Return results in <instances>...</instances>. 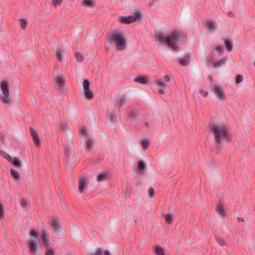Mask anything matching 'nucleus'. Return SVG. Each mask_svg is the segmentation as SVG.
Returning <instances> with one entry per match:
<instances>
[{"mask_svg": "<svg viewBox=\"0 0 255 255\" xmlns=\"http://www.w3.org/2000/svg\"><path fill=\"white\" fill-rule=\"evenodd\" d=\"M209 129L214 135V141L218 144L222 142L230 141L231 136L228 128L225 125L210 124Z\"/></svg>", "mask_w": 255, "mask_h": 255, "instance_id": "1", "label": "nucleus"}, {"mask_svg": "<svg viewBox=\"0 0 255 255\" xmlns=\"http://www.w3.org/2000/svg\"><path fill=\"white\" fill-rule=\"evenodd\" d=\"M181 38V33L177 31L172 32L168 36H165L164 34H161L157 37V39L160 42H165L168 47L174 50H177V42Z\"/></svg>", "mask_w": 255, "mask_h": 255, "instance_id": "2", "label": "nucleus"}, {"mask_svg": "<svg viewBox=\"0 0 255 255\" xmlns=\"http://www.w3.org/2000/svg\"><path fill=\"white\" fill-rule=\"evenodd\" d=\"M108 38L109 43L115 44L118 50L122 51L126 48V40L124 33L113 32L108 36Z\"/></svg>", "mask_w": 255, "mask_h": 255, "instance_id": "3", "label": "nucleus"}, {"mask_svg": "<svg viewBox=\"0 0 255 255\" xmlns=\"http://www.w3.org/2000/svg\"><path fill=\"white\" fill-rule=\"evenodd\" d=\"M0 88L3 94V95L1 97V100L4 103L9 104L11 100L9 98L7 82L6 81L2 82L0 84Z\"/></svg>", "mask_w": 255, "mask_h": 255, "instance_id": "4", "label": "nucleus"}, {"mask_svg": "<svg viewBox=\"0 0 255 255\" xmlns=\"http://www.w3.org/2000/svg\"><path fill=\"white\" fill-rule=\"evenodd\" d=\"M170 81V78L168 75H165L163 79H160L156 80L155 83L156 85L160 87L158 90V93L162 95L164 93V91L167 86V83Z\"/></svg>", "mask_w": 255, "mask_h": 255, "instance_id": "5", "label": "nucleus"}, {"mask_svg": "<svg viewBox=\"0 0 255 255\" xmlns=\"http://www.w3.org/2000/svg\"><path fill=\"white\" fill-rule=\"evenodd\" d=\"M214 92L216 96L220 100H224L226 99V96L224 93L223 88L218 85H215L213 87Z\"/></svg>", "mask_w": 255, "mask_h": 255, "instance_id": "6", "label": "nucleus"}, {"mask_svg": "<svg viewBox=\"0 0 255 255\" xmlns=\"http://www.w3.org/2000/svg\"><path fill=\"white\" fill-rule=\"evenodd\" d=\"M134 81L136 83L145 85L150 82V79L146 75H138L134 79Z\"/></svg>", "mask_w": 255, "mask_h": 255, "instance_id": "7", "label": "nucleus"}, {"mask_svg": "<svg viewBox=\"0 0 255 255\" xmlns=\"http://www.w3.org/2000/svg\"><path fill=\"white\" fill-rule=\"evenodd\" d=\"M87 178L85 176H81L80 177L78 185V190L80 193H82L86 187Z\"/></svg>", "mask_w": 255, "mask_h": 255, "instance_id": "8", "label": "nucleus"}, {"mask_svg": "<svg viewBox=\"0 0 255 255\" xmlns=\"http://www.w3.org/2000/svg\"><path fill=\"white\" fill-rule=\"evenodd\" d=\"M30 132H31L32 137L33 138V140L34 145L37 147L40 146V139H39L38 135L36 131L33 128H30Z\"/></svg>", "mask_w": 255, "mask_h": 255, "instance_id": "9", "label": "nucleus"}, {"mask_svg": "<svg viewBox=\"0 0 255 255\" xmlns=\"http://www.w3.org/2000/svg\"><path fill=\"white\" fill-rule=\"evenodd\" d=\"M41 240L42 241L43 244L46 247H48L49 246V241L48 240V235L47 234L46 229L45 228H43L41 231Z\"/></svg>", "mask_w": 255, "mask_h": 255, "instance_id": "10", "label": "nucleus"}, {"mask_svg": "<svg viewBox=\"0 0 255 255\" xmlns=\"http://www.w3.org/2000/svg\"><path fill=\"white\" fill-rule=\"evenodd\" d=\"M191 57V54L188 53L184 57L180 58L178 62L183 66H187L189 63V60Z\"/></svg>", "mask_w": 255, "mask_h": 255, "instance_id": "11", "label": "nucleus"}, {"mask_svg": "<svg viewBox=\"0 0 255 255\" xmlns=\"http://www.w3.org/2000/svg\"><path fill=\"white\" fill-rule=\"evenodd\" d=\"M119 18L120 22L122 23L129 24L135 21L134 18H133L130 15H128V16H121Z\"/></svg>", "mask_w": 255, "mask_h": 255, "instance_id": "12", "label": "nucleus"}, {"mask_svg": "<svg viewBox=\"0 0 255 255\" xmlns=\"http://www.w3.org/2000/svg\"><path fill=\"white\" fill-rule=\"evenodd\" d=\"M55 81L59 87H63L65 85L64 78L62 75H58L55 77Z\"/></svg>", "mask_w": 255, "mask_h": 255, "instance_id": "13", "label": "nucleus"}, {"mask_svg": "<svg viewBox=\"0 0 255 255\" xmlns=\"http://www.w3.org/2000/svg\"><path fill=\"white\" fill-rule=\"evenodd\" d=\"M28 245L29 247L30 252L32 255H35L37 253V246L36 243L34 241H31L28 243Z\"/></svg>", "mask_w": 255, "mask_h": 255, "instance_id": "14", "label": "nucleus"}, {"mask_svg": "<svg viewBox=\"0 0 255 255\" xmlns=\"http://www.w3.org/2000/svg\"><path fill=\"white\" fill-rule=\"evenodd\" d=\"M51 226L56 233H59L61 229L58 220L53 219L51 222Z\"/></svg>", "mask_w": 255, "mask_h": 255, "instance_id": "15", "label": "nucleus"}, {"mask_svg": "<svg viewBox=\"0 0 255 255\" xmlns=\"http://www.w3.org/2000/svg\"><path fill=\"white\" fill-rule=\"evenodd\" d=\"M207 28L210 31H213L215 30L216 23L211 19H208L207 21Z\"/></svg>", "mask_w": 255, "mask_h": 255, "instance_id": "16", "label": "nucleus"}, {"mask_svg": "<svg viewBox=\"0 0 255 255\" xmlns=\"http://www.w3.org/2000/svg\"><path fill=\"white\" fill-rule=\"evenodd\" d=\"M227 60V58L226 57H223L220 59L219 60L213 62V66L215 68H218L224 65Z\"/></svg>", "mask_w": 255, "mask_h": 255, "instance_id": "17", "label": "nucleus"}, {"mask_svg": "<svg viewBox=\"0 0 255 255\" xmlns=\"http://www.w3.org/2000/svg\"><path fill=\"white\" fill-rule=\"evenodd\" d=\"M82 4L84 7H92L95 6L96 3L94 0H84Z\"/></svg>", "mask_w": 255, "mask_h": 255, "instance_id": "18", "label": "nucleus"}, {"mask_svg": "<svg viewBox=\"0 0 255 255\" xmlns=\"http://www.w3.org/2000/svg\"><path fill=\"white\" fill-rule=\"evenodd\" d=\"M126 100L123 98H117L115 100V106L120 109L125 103Z\"/></svg>", "mask_w": 255, "mask_h": 255, "instance_id": "19", "label": "nucleus"}, {"mask_svg": "<svg viewBox=\"0 0 255 255\" xmlns=\"http://www.w3.org/2000/svg\"><path fill=\"white\" fill-rule=\"evenodd\" d=\"M216 211L218 214L222 216H224L225 215V212L224 208L222 204H219L216 207Z\"/></svg>", "mask_w": 255, "mask_h": 255, "instance_id": "20", "label": "nucleus"}, {"mask_svg": "<svg viewBox=\"0 0 255 255\" xmlns=\"http://www.w3.org/2000/svg\"><path fill=\"white\" fill-rule=\"evenodd\" d=\"M93 147L92 140L90 138H87L86 141V149L87 152Z\"/></svg>", "mask_w": 255, "mask_h": 255, "instance_id": "21", "label": "nucleus"}, {"mask_svg": "<svg viewBox=\"0 0 255 255\" xmlns=\"http://www.w3.org/2000/svg\"><path fill=\"white\" fill-rule=\"evenodd\" d=\"M64 51L62 49H58L56 51V57L59 61L63 60L64 55Z\"/></svg>", "mask_w": 255, "mask_h": 255, "instance_id": "22", "label": "nucleus"}, {"mask_svg": "<svg viewBox=\"0 0 255 255\" xmlns=\"http://www.w3.org/2000/svg\"><path fill=\"white\" fill-rule=\"evenodd\" d=\"M84 96L88 99H92L94 97V94L92 90L88 89L84 91Z\"/></svg>", "mask_w": 255, "mask_h": 255, "instance_id": "23", "label": "nucleus"}, {"mask_svg": "<svg viewBox=\"0 0 255 255\" xmlns=\"http://www.w3.org/2000/svg\"><path fill=\"white\" fill-rule=\"evenodd\" d=\"M10 162L14 166L19 167L21 166L20 161L16 157H14L13 159L11 158V161H8Z\"/></svg>", "mask_w": 255, "mask_h": 255, "instance_id": "24", "label": "nucleus"}, {"mask_svg": "<svg viewBox=\"0 0 255 255\" xmlns=\"http://www.w3.org/2000/svg\"><path fill=\"white\" fill-rule=\"evenodd\" d=\"M130 16H132L133 18H134L135 21L138 19L141 18L142 14L139 10H136L134 11L133 14L131 15Z\"/></svg>", "mask_w": 255, "mask_h": 255, "instance_id": "25", "label": "nucleus"}, {"mask_svg": "<svg viewBox=\"0 0 255 255\" xmlns=\"http://www.w3.org/2000/svg\"><path fill=\"white\" fill-rule=\"evenodd\" d=\"M141 142L142 149L145 150L149 145L148 141L146 139H142Z\"/></svg>", "mask_w": 255, "mask_h": 255, "instance_id": "26", "label": "nucleus"}, {"mask_svg": "<svg viewBox=\"0 0 255 255\" xmlns=\"http://www.w3.org/2000/svg\"><path fill=\"white\" fill-rule=\"evenodd\" d=\"M10 173H11V175L12 177H13L14 178H15V179L20 178V174L16 170L12 168L10 169Z\"/></svg>", "mask_w": 255, "mask_h": 255, "instance_id": "27", "label": "nucleus"}, {"mask_svg": "<svg viewBox=\"0 0 255 255\" xmlns=\"http://www.w3.org/2000/svg\"><path fill=\"white\" fill-rule=\"evenodd\" d=\"M154 252L156 255H164L163 250L159 247L155 248Z\"/></svg>", "mask_w": 255, "mask_h": 255, "instance_id": "28", "label": "nucleus"}, {"mask_svg": "<svg viewBox=\"0 0 255 255\" xmlns=\"http://www.w3.org/2000/svg\"><path fill=\"white\" fill-rule=\"evenodd\" d=\"M107 119L110 122H114V121L116 119L115 114L108 113L107 115Z\"/></svg>", "mask_w": 255, "mask_h": 255, "instance_id": "29", "label": "nucleus"}, {"mask_svg": "<svg viewBox=\"0 0 255 255\" xmlns=\"http://www.w3.org/2000/svg\"><path fill=\"white\" fill-rule=\"evenodd\" d=\"M0 153L1 155L3 157L5 158L8 161H11V157L7 154L6 152L0 150Z\"/></svg>", "mask_w": 255, "mask_h": 255, "instance_id": "30", "label": "nucleus"}, {"mask_svg": "<svg viewBox=\"0 0 255 255\" xmlns=\"http://www.w3.org/2000/svg\"><path fill=\"white\" fill-rule=\"evenodd\" d=\"M225 43L227 49L229 51H232L233 49V44L232 43L230 42L229 40H226Z\"/></svg>", "mask_w": 255, "mask_h": 255, "instance_id": "31", "label": "nucleus"}, {"mask_svg": "<svg viewBox=\"0 0 255 255\" xmlns=\"http://www.w3.org/2000/svg\"><path fill=\"white\" fill-rule=\"evenodd\" d=\"M137 165L140 171H143L145 168V165L142 160H140L138 162Z\"/></svg>", "mask_w": 255, "mask_h": 255, "instance_id": "32", "label": "nucleus"}, {"mask_svg": "<svg viewBox=\"0 0 255 255\" xmlns=\"http://www.w3.org/2000/svg\"><path fill=\"white\" fill-rule=\"evenodd\" d=\"M106 173H101L99 174L97 176V180L99 182L104 181L106 179Z\"/></svg>", "mask_w": 255, "mask_h": 255, "instance_id": "33", "label": "nucleus"}, {"mask_svg": "<svg viewBox=\"0 0 255 255\" xmlns=\"http://www.w3.org/2000/svg\"><path fill=\"white\" fill-rule=\"evenodd\" d=\"M83 88L84 89V91L88 90V89H90L89 81L87 79L84 80L83 81Z\"/></svg>", "mask_w": 255, "mask_h": 255, "instance_id": "34", "label": "nucleus"}, {"mask_svg": "<svg viewBox=\"0 0 255 255\" xmlns=\"http://www.w3.org/2000/svg\"><path fill=\"white\" fill-rule=\"evenodd\" d=\"M20 24L21 29L24 30L25 29L27 25V21L25 19H20Z\"/></svg>", "mask_w": 255, "mask_h": 255, "instance_id": "35", "label": "nucleus"}, {"mask_svg": "<svg viewBox=\"0 0 255 255\" xmlns=\"http://www.w3.org/2000/svg\"><path fill=\"white\" fill-rule=\"evenodd\" d=\"M29 236L31 237L37 238L38 237V233L35 230L31 229L29 232Z\"/></svg>", "mask_w": 255, "mask_h": 255, "instance_id": "36", "label": "nucleus"}, {"mask_svg": "<svg viewBox=\"0 0 255 255\" xmlns=\"http://www.w3.org/2000/svg\"><path fill=\"white\" fill-rule=\"evenodd\" d=\"M75 56L77 61H78L79 62L83 61L84 57L81 53H80L79 52H76L75 53Z\"/></svg>", "mask_w": 255, "mask_h": 255, "instance_id": "37", "label": "nucleus"}, {"mask_svg": "<svg viewBox=\"0 0 255 255\" xmlns=\"http://www.w3.org/2000/svg\"><path fill=\"white\" fill-rule=\"evenodd\" d=\"M165 220L167 224H170L172 222V216L170 214H168L166 215Z\"/></svg>", "mask_w": 255, "mask_h": 255, "instance_id": "38", "label": "nucleus"}, {"mask_svg": "<svg viewBox=\"0 0 255 255\" xmlns=\"http://www.w3.org/2000/svg\"><path fill=\"white\" fill-rule=\"evenodd\" d=\"M80 133L81 134H83L84 135H85L86 137H88V133H87V129L86 128H81L80 129Z\"/></svg>", "mask_w": 255, "mask_h": 255, "instance_id": "39", "label": "nucleus"}, {"mask_svg": "<svg viewBox=\"0 0 255 255\" xmlns=\"http://www.w3.org/2000/svg\"><path fill=\"white\" fill-rule=\"evenodd\" d=\"M216 241L221 246H224L225 245V242L221 238H217Z\"/></svg>", "mask_w": 255, "mask_h": 255, "instance_id": "40", "label": "nucleus"}, {"mask_svg": "<svg viewBox=\"0 0 255 255\" xmlns=\"http://www.w3.org/2000/svg\"><path fill=\"white\" fill-rule=\"evenodd\" d=\"M243 80V77L241 75H238L236 78V83L237 84L241 83Z\"/></svg>", "mask_w": 255, "mask_h": 255, "instance_id": "41", "label": "nucleus"}, {"mask_svg": "<svg viewBox=\"0 0 255 255\" xmlns=\"http://www.w3.org/2000/svg\"><path fill=\"white\" fill-rule=\"evenodd\" d=\"M148 195L150 198H152L154 196V190L152 187L149 188Z\"/></svg>", "mask_w": 255, "mask_h": 255, "instance_id": "42", "label": "nucleus"}, {"mask_svg": "<svg viewBox=\"0 0 255 255\" xmlns=\"http://www.w3.org/2000/svg\"><path fill=\"white\" fill-rule=\"evenodd\" d=\"M47 250L45 253V255H54V251L48 247H47Z\"/></svg>", "mask_w": 255, "mask_h": 255, "instance_id": "43", "label": "nucleus"}, {"mask_svg": "<svg viewBox=\"0 0 255 255\" xmlns=\"http://www.w3.org/2000/svg\"><path fill=\"white\" fill-rule=\"evenodd\" d=\"M103 251L101 249H98L94 254H90L89 255H102Z\"/></svg>", "mask_w": 255, "mask_h": 255, "instance_id": "44", "label": "nucleus"}, {"mask_svg": "<svg viewBox=\"0 0 255 255\" xmlns=\"http://www.w3.org/2000/svg\"><path fill=\"white\" fill-rule=\"evenodd\" d=\"M20 205L22 207L25 208L27 206V202L24 199H22L20 201Z\"/></svg>", "mask_w": 255, "mask_h": 255, "instance_id": "45", "label": "nucleus"}, {"mask_svg": "<svg viewBox=\"0 0 255 255\" xmlns=\"http://www.w3.org/2000/svg\"><path fill=\"white\" fill-rule=\"evenodd\" d=\"M4 215L3 208L2 205L0 203V218H2Z\"/></svg>", "mask_w": 255, "mask_h": 255, "instance_id": "46", "label": "nucleus"}, {"mask_svg": "<svg viewBox=\"0 0 255 255\" xmlns=\"http://www.w3.org/2000/svg\"><path fill=\"white\" fill-rule=\"evenodd\" d=\"M200 93L202 95V96L204 97L207 96L208 94V92L207 91H205L203 89H201L200 91Z\"/></svg>", "mask_w": 255, "mask_h": 255, "instance_id": "47", "label": "nucleus"}, {"mask_svg": "<svg viewBox=\"0 0 255 255\" xmlns=\"http://www.w3.org/2000/svg\"><path fill=\"white\" fill-rule=\"evenodd\" d=\"M64 153H65V156L68 158H69L70 151L67 147L65 148V150H64Z\"/></svg>", "mask_w": 255, "mask_h": 255, "instance_id": "48", "label": "nucleus"}, {"mask_svg": "<svg viewBox=\"0 0 255 255\" xmlns=\"http://www.w3.org/2000/svg\"><path fill=\"white\" fill-rule=\"evenodd\" d=\"M62 3V0H53V3L54 5H60Z\"/></svg>", "mask_w": 255, "mask_h": 255, "instance_id": "49", "label": "nucleus"}, {"mask_svg": "<svg viewBox=\"0 0 255 255\" xmlns=\"http://www.w3.org/2000/svg\"><path fill=\"white\" fill-rule=\"evenodd\" d=\"M67 128V124H62L61 127H60V129L62 130H66Z\"/></svg>", "mask_w": 255, "mask_h": 255, "instance_id": "50", "label": "nucleus"}, {"mask_svg": "<svg viewBox=\"0 0 255 255\" xmlns=\"http://www.w3.org/2000/svg\"><path fill=\"white\" fill-rule=\"evenodd\" d=\"M217 51L219 53H221L222 52V47L221 46H218L216 47V48Z\"/></svg>", "mask_w": 255, "mask_h": 255, "instance_id": "51", "label": "nucleus"}, {"mask_svg": "<svg viewBox=\"0 0 255 255\" xmlns=\"http://www.w3.org/2000/svg\"><path fill=\"white\" fill-rule=\"evenodd\" d=\"M104 255H111L110 253L108 251H105L104 252Z\"/></svg>", "mask_w": 255, "mask_h": 255, "instance_id": "52", "label": "nucleus"}, {"mask_svg": "<svg viewBox=\"0 0 255 255\" xmlns=\"http://www.w3.org/2000/svg\"><path fill=\"white\" fill-rule=\"evenodd\" d=\"M155 1L156 0H154L151 2H149L148 4L149 6L151 7L153 4L154 2H155Z\"/></svg>", "mask_w": 255, "mask_h": 255, "instance_id": "53", "label": "nucleus"}, {"mask_svg": "<svg viewBox=\"0 0 255 255\" xmlns=\"http://www.w3.org/2000/svg\"><path fill=\"white\" fill-rule=\"evenodd\" d=\"M233 15H234V14H233V12H229L228 13V16H230V17H232V16H233Z\"/></svg>", "mask_w": 255, "mask_h": 255, "instance_id": "54", "label": "nucleus"}, {"mask_svg": "<svg viewBox=\"0 0 255 255\" xmlns=\"http://www.w3.org/2000/svg\"><path fill=\"white\" fill-rule=\"evenodd\" d=\"M238 219L239 220V221H242V222L244 221V220L243 218H242L238 217Z\"/></svg>", "mask_w": 255, "mask_h": 255, "instance_id": "55", "label": "nucleus"}, {"mask_svg": "<svg viewBox=\"0 0 255 255\" xmlns=\"http://www.w3.org/2000/svg\"><path fill=\"white\" fill-rule=\"evenodd\" d=\"M145 126H146L147 128H149V124H147V123H146L145 124Z\"/></svg>", "mask_w": 255, "mask_h": 255, "instance_id": "56", "label": "nucleus"}, {"mask_svg": "<svg viewBox=\"0 0 255 255\" xmlns=\"http://www.w3.org/2000/svg\"><path fill=\"white\" fill-rule=\"evenodd\" d=\"M254 65H255V62H254Z\"/></svg>", "mask_w": 255, "mask_h": 255, "instance_id": "57", "label": "nucleus"}]
</instances>
